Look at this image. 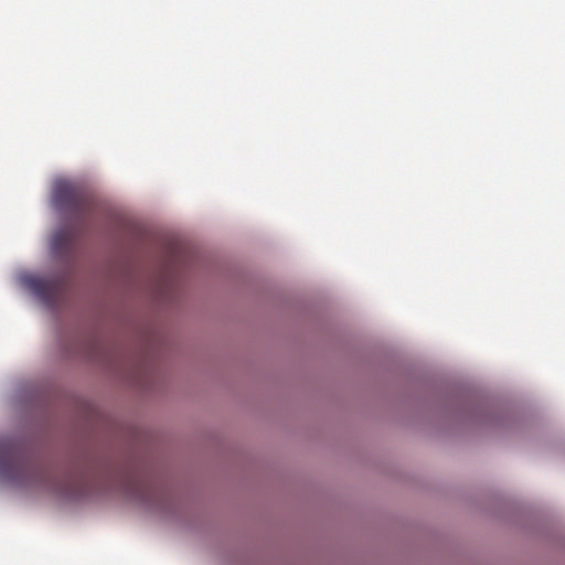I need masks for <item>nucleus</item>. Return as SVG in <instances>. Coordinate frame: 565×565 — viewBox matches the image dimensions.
Segmentation results:
<instances>
[{"label": "nucleus", "instance_id": "4", "mask_svg": "<svg viewBox=\"0 0 565 565\" xmlns=\"http://www.w3.org/2000/svg\"><path fill=\"white\" fill-rule=\"evenodd\" d=\"M74 243V233L68 228H63L54 233L52 236L51 249L55 255L60 257H66L72 253Z\"/></svg>", "mask_w": 565, "mask_h": 565}, {"label": "nucleus", "instance_id": "3", "mask_svg": "<svg viewBox=\"0 0 565 565\" xmlns=\"http://www.w3.org/2000/svg\"><path fill=\"white\" fill-rule=\"evenodd\" d=\"M28 287L43 302L50 305L61 291V282L56 279L44 277L28 278Z\"/></svg>", "mask_w": 565, "mask_h": 565}, {"label": "nucleus", "instance_id": "1", "mask_svg": "<svg viewBox=\"0 0 565 565\" xmlns=\"http://www.w3.org/2000/svg\"><path fill=\"white\" fill-rule=\"evenodd\" d=\"M52 204L56 210L67 213L77 222H83L93 212V202L87 193L66 180L54 182Z\"/></svg>", "mask_w": 565, "mask_h": 565}, {"label": "nucleus", "instance_id": "2", "mask_svg": "<svg viewBox=\"0 0 565 565\" xmlns=\"http://www.w3.org/2000/svg\"><path fill=\"white\" fill-rule=\"evenodd\" d=\"M26 470L25 463L20 459L15 448L4 441H0V473L14 479Z\"/></svg>", "mask_w": 565, "mask_h": 565}]
</instances>
